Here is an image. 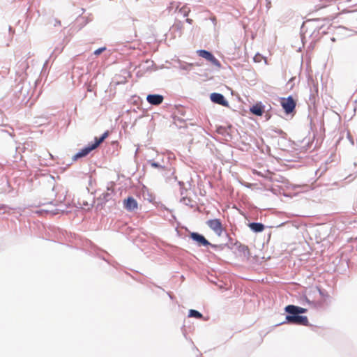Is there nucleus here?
I'll return each instance as SVG.
<instances>
[{"instance_id":"9d476101","label":"nucleus","mask_w":357,"mask_h":357,"mask_svg":"<svg viewBox=\"0 0 357 357\" xmlns=\"http://www.w3.org/2000/svg\"><path fill=\"white\" fill-rule=\"evenodd\" d=\"M266 108V105H264L262 102L259 101L250 107V112L253 115L257 116H261L263 114L265 113Z\"/></svg>"},{"instance_id":"f03ea898","label":"nucleus","mask_w":357,"mask_h":357,"mask_svg":"<svg viewBox=\"0 0 357 357\" xmlns=\"http://www.w3.org/2000/svg\"><path fill=\"white\" fill-rule=\"evenodd\" d=\"M280 102L286 115L294 116L296 114V100L292 96L280 98Z\"/></svg>"},{"instance_id":"412c9836","label":"nucleus","mask_w":357,"mask_h":357,"mask_svg":"<svg viewBox=\"0 0 357 357\" xmlns=\"http://www.w3.org/2000/svg\"><path fill=\"white\" fill-rule=\"evenodd\" d=\"M301 299H302V302H301L302 304H304V301H305L308 305H310L311 307H314V308L321 305L320 303L310 301L306 296H304Z\"/></svg>"},{"instance_id":"4c0bfd02","label":"nucleus","mask_w":357,"mask_h":357,"mask_svg":"<svg viewBox=\"0 0 357 357\" xmlns=\"http://www.w3.org/2000/svg\"><path fill=\"white\" fill-rule=\"evenodd\" d=\"M225 131H226L225 128H224L222 126H220L219 128H218V132L219 134L224 135Z\"/></svg>"},{"instance_id":"4be33fe9","label":"nucleus","mask_w":357,"mask_h":357,"mask_svg":"<svg viewBox=\"0 0 357 357\" xmlns=\"http://www.w3.org/2000/svg\"><path fill=\"white\" fill-rule=\"evenodd\" d=\"M225 234L226 237L228 238V242L225 244H223L224 248L227 247L229 249L232 250L234 248V240L233 238L229 235V234L227 232V231H225Z\"/></svg>"},{"instance_id":"39448f33","label":"nucleus","mask_w":357,"mask_h":357,"mask_svg":"<svg viewBox=\"0 0 357 357\" xmlns=\"http://www.w3.org/2000/svg\"><path fill=\"white\" fill-rule=\"evenodd\" d=\"M197 54L199 56L205 59L217 68H221L220 62L215 57L211 52L206 50H197Z\"/></svg>"},{"instance_id":"0eeeda50","label":"nucleus","mask_w":357,"mask_h":357,"mask_svg":"<svg viewBox=\"0 0 357 357\" xmlns=\"http://www.w3.org/2000/svg\"><path fill=\"white\" fill-rule=\"evenodd\" d=\"M206 224L218 236H221L222 234V232L225 231L224 230V228L220 219L215 218L208 220L206 222Z\"/></svg>"},{"instance_id":"473e14b6","label":"nucleus","mask_w":357,"mask_h":357,"mask_svg":"<svg viewBox=\"0 0 357 357\" xmlns=\"http://www.w3.org/2000/svg\"><path fill=\"white\" fill-rule=\"evenodd\" d=\"M179 13H181V14H182L183 17H187L188 15L189 10H187V8L182 7L180 9Z\"/></svg>"},{"instance_id":"ea45409f","label":"nucleus","mask_w":357,"mask_h":357,"mask_svg":"<svg viewBox=\"0 0 357 357\" xmlns=\"http://www.w3.org/2000/svg\"><path fill=\"white\" fill-rule=\"evenodd\" d=\"M8 206L5 204H0V211L3 210V213H5V209L7 208Z\"/></svg>"},{"instance_id":"2f4dec72","label":"nucleus","mask_w":357,"mask_h":357,"mask_svg":"<svg viewBox=\"0 0 357 357\" xmlns=\"http://www.w3.org/2000/svg\"><path fill=\"white\" fill-rule=\"evenodd\" d=\"M208 246L213 248L215 250H222L224 248L223 244L216 245V244H213L211 243V245H208Z\"/></svg>"},{"instance_id":"c756f323","label":"nucleus","mask_w":357,"mask_h":357,"mask_svg":"<svg viewBox=\"0 0 357 357\" xmlns=\"http://www.w3.org/2000/svg\"><path fill=\"white\" fill-rule=\"evenodd\" d=\"M294 308L299 313L300 315H303V314L306 313L307 312V308H304L300 306H297L294 305Z\"/></svg>"},{"instance_id":"c9c22d12","label":"nucleus","mask_w":357,"mask_h":357,"mask_svg":"<svg viewBox=\"0 0 357 357\" xmlns=\"http://www.w3.org/2000/svg\"><path fill=\"white\" fill-rule=\"evenodd\" d=\"M173 119H174L175 123L177 121L179 122V123H183L184 122V120L183 119H181V117L177 116L176 115L173 116Z\"/></svg>"},{"instance_id":"79ce46f5","label":"nucleus","mask_w":357,"mask_h":357,"mask_svg":"<svg viewBox=\"0 0 357 357\" xmlns=\"http://www.w3.org/2000/svg\"><path fill=\"white\" fill-rule=\"evenodd\" d=\"M349 13L350 15H355L357 17V10H351V11L349 12Z\"/></svg>"},{"instance_id":"e433bc0d","label":"nucleus","mask_w":357,"mask_h":357,"mask_svg":"<svg viewBox=\"0 0 357 357\" xmlns=\"http://www.w3.org/2000/svg\"><path fill=\"white\" fill-rule=\"evenodd\" d=\"M178 184L179 185L181 188V194L183 195L184 191V183L183 181H178Z\"/></svg>"},{"instance_id":"7ed1b4c3","label":"nucleus","mask_w":357,"mask_h":357,"mask_svg":"<svg viewBox=\"0 0 357 357\" xmlns=\"http://www.w3.org/2000/svg\"><path fill=\"white\" fill-rule=\"evenodd\" d=\"M30 89L31 86L26 85L24 91L14 97L13 105L17 106L26 105L31 98L29 96Z\"/></svg>"},{"instance_id":"ddd939ff","label":"nucleus","mask_w":357,"mask_h":357,"mask_svg":"<svg viewBox=\"0 0 357 357\" xmlns=\"http://www.w3.org/2000/svg\"><path fill=\"white\" fill-rule=\"evenodd\" d=\"M234 245L236 247V249L238 250V252L242 254L244 257L246 259L250 258V252L248 245L241 243L237 240L235 241Z\"/></svg>"},{"instance_id":"6e6552de","label":"nucleus","mask_w":357,"mask_h":357,"mask_svg":"<svg viewBox=\"0 0 357 357\" xmlns=\"http://www.w3.org/2000/svg\"><path fill=\"white\" fill-rule=\"evenodd\" d=\"M210 100L212 102L224 106L229 107V104L224 95L220 93L213 92L210 94Z\"/></svg>"},{"instance_id":"a878e982","label":"nucleus","mask_w":357,"mask_h":357,"mask_svg":"<svg viewBox=\"0 0 357 357\" xmlns=\"http://www.w3.org/2000/svg\"><path fill=\"white\" fill-rule=\"evenodd\" d=\"M327 169V167H326V164H325L324 165V167H319L316 172H315V174L316 176H318V177H320L321 176L324 172L326 171Z\"/></svg>"},{"instance_id":"9b49d317","label":"nucleus","mask_w":357,"mask_h":357,"mask_svg":"<svg viewBox=\"0 0 357 357\" xmlns=\"http://www.w3.org/2000/svg\"><path fill=\"white\" fill-rule=\"evenodd\" d=\"M123 207L128 211L133 212L138 208V203L133 197L129 196L123 200Z\"/></svg>"},{"instance_id":"f3484780","label":"nucleus","mask_w":357,"mask_h":357,"mask_svg":"<svg viewBox=\"0 0 357 357\" xmlns=\"http://www.w3.org/2000/svg\"><path fill=\"white\" fill-rule=\"evenodd\" d=\"M109 132L108 130L105 131L99 137H96L94 141L91 142L95 149L98 147L100 144L105 141V139L109 136Z\"/></svg>"},{"instance_id":"72a5a7b5","label":"nucleus","mask_w":357,"mask_h":357,"mask_svg":"<svg viewBox=\"0 0 357 357\" xmlns=\"http://www.w3.org/2000/svg\"><path fill=\"white\" fill-rule=\"evenodd\" d=\"M273 131L277 133L279 135H281L282 137H284L286 135V133L281 129L275 128L273 130Z\"/></svg>"},{"instance_id":"c85d7f7f","label":"nucleus","mask_w":357,"mask_h":357,"mask_svg":"<svg viewBox=\"0 0 357 357\" xmlns=\"http://www.w3.org/2000/svg\"><path fill=\"white\" fill-rule=\"evenodd\" d=\"M317 289H318V291L319 293V295L323 297V298H328L329 296L328 295V293L327 292L326 290L322 289V288H320V287H317Z\"/></svg>"},{"instance_id":"de8ad7c7","label":"nucleus","mask_w":357,"mask_h":357,"mask_svg":"<svg viewBox=\"0 0 357 357\" xmlns=\"http://www.w3.org/2000/svg\"><path fill=\"white\" fill-rule=\"evenodd\" d=\"M8 31L10 33H14V29L12 28V26H9L8 27Z\"/></svg>"},{"instance_id":"a211bd4d","label":"nucleus","mask_w":357,"mask_h":357,"mask_svg":"<svg viewBox=\"0 0 357 357\" xmlns=\"http://www.w3.org/2000/svg\"><path fill=\"white\" fill-rule=\"evenodd\" d=\"M178 68L181 70H185V71H190L192 70V67L195 65L193 63H186L179 61H178Z\"/></svg>"},{"instance_id":"6ab92c4d","label":"nucleus","mask_w":357,"mask_h":357,"mask_svg":"<svg viewBox=\"0 0 357 357\" xmlns=\"http://www.w3.org/2000/svg\"><path fill=\"white\" fill-rule=\"evenodd\" d=\"M188 317L199 319H204L203 314L200 312L194 309L189 310Z\"/></svg>"},{"instance_id":"5701e85b","label":"nucleus","mask_w":357,"mask_h":357,"mask_svg":"<svg viewBox=\"0 0 357 357\" xmlns=\"http://www.w3.org/2000/svg\"><path fill=\"white\" fill-rule=\"evenodd\" d=\"M148 164L151 165V167L153 168L160 169L162 171V169H165V166L161 165L158 162H155L153 160H149Z\"/></svg>"},{"instance_id":"f704fd0d","label":"nucleus","mask_w":357,"mask_h":357,"mask_svg":"<svg viewBox=\"0 0 357 357\" xmlns=\"http://www.w3.org/2000/svg\"><path fill=\"white\" fill-rule=\"evenodd\" d=\"M271 109V107L269 105V109H266L265 118L266 120H269L271 119V114H270V110Z\"/></svg>"},{"instance_id":"f8f14e48","label":"nucleus","mask_w":357,"mask_h":357,"mask_svg":"<svg viewBox=\"0 0 357 357\" xmlns=\"http://www.w3.org/2000/svg\"><path fill=\"white\" fill-rule=\"evenodd\" d=\"M146 100L151 105L158 106L163 102L164 96L158 93H149Z\"/></svg>"},{"instance_id":"bb28decb","label":"nucleus","mask_w":357,"mask_h":357,"mask_svg":"<svg viewBox=\"0 0 357 357\" xmlns=\"http://www.w3.org/2000/svg\"><path fill=\"white\" fill-rule=\"evenodd\" d=\"M180 202L186 205V206H190V207H192L193 206L191 204V202H192V199L190 198H188L187 197H183L181 199H180Z\"/></svg>"},{"instance_id":"864d4df0","label":"nucleus","mask_w":357,"mask_h":357,"mask_svg":"<svg viewBox=\"0 0 357 357\" xmlns=\"http://www.w3.org/2000/svg\"><path fill=\"white\" fill-rule=\"evenodd\" d=\"M137 151H138V149H136L135 154H137Z\"/></svg>"},{"instance_id":"37998d69","label":"nucleus","mask_w":357,"mask_h":357,"mask_svg":"<svg viewBox=\"0 0 357 357\" xmlns=\"http://www.w3.org/2000/svg\"><path fill=\"white\" fill-rule=\"evenodd\" d=\"M151 284H152L153 286H155V287H157V288H158V289H160L162 290L163 291H165V289H162L161 287H160V286L157 285L156 284H155V283H153V282H151Z\"/></svg>"},{"instance_id":"49530a36","label":"nucleus","mask_w":357,"mask_h":357,"mask_svg":"<svg viewBox=\"0 0 357 357\" xmlns=\"http://www.w3.org/2000/svg\"><path fill=\"white\" fill-rule=\"evenodd\" d=\"M161 208H163L165 211H170L169 208H167L165 205L161 204Z\"/></svg>"},{"instance_id":"1a4fd4ad","label":"nucleus","mask_w":357,"mask_h":357,"mask_svg":"<svg viewBox=\"0 0 357 357\" xmlns=\"http://www.w3.org/2000/svg\"><path fill=\"white\" fill-rule=\"evenodd\" d=\"M96 149L91 143H89L86 146L80 149L77 153H76L72 158L73 161H76L79 158L86 157L93 150Z\"/></svg>"},{"instance_id":"3c124183","label":"nucleus","mask_w":357,"mask_h":357,"mask_svg":"<svg viewBox=\"0 0 357 357\" xmlns=\"http://www.w3.org/2000/svg\"><path fill=\"white\" fill-rule=\"evenodd\" d=\"M266 1L267 7H270L271 6V1L269 0H266Z\"/></svg>"},{"instance_id":"603ef678","label":"nucleus","mask_w":357,"mask_h":357,"mask_svg":"<svg viewBox=\"0 0 357 357\" xmlns=\"http://www.w3.org/2000/svg\"><path fill=\"white\" fill-rule=\"evenodd\" d=\"M47 61H45V64H44V67L46 66V64L47 63Z\"/></svg>"},{"instance_id":"5fc2aeb1","label":"nucleus","mask_w":357,"mask_h":357,"mask_svg":"<svg viewBox=\"0 0 357 357\" xmlns=\"http://www.w3.org/2000/svg\"><path fill=\"white\" fill-rule=\"evenodd\" d=\"M326 6L325 5H323L322 6L319 7V8H322V7H325Z\"/></svg>"},{"instance_id":"8fccbe9b","label":"nucleus","mask_w":357,"mask_h":357,"mask_svg":"<svg viewBox=\"0 0 357 357\" xmlns=\"http://www.w3.org/2000/svg\"><path fill=\"white\" fill-rule=\"evenodd\" d=\"M153 62L152 61H149V60L146 61V64H151V65H153Z\"/></svg>"},{"instance_id":"09e8293b","label":"nucleus","mask_w":357,"mask_h":357,"mask_svg":"<svg viewBox=\"0 0 357 357\" xmlns=\"http://www.w3.org/2000/svg\"><path fill=\"white\" fill-rule=\"evenodd\" d=\"M57 24H61V22H60V20H55V24H54V26H56Z\"/></svg>"},{"instance_id":"a18cd8bd","label":"nucleus","mask_w":357,"mask_h":357,"mask_svg":"<svg viewBox=\"0 0 357 357\" xmlns=\"http://www.w3.org/2000/svg\"><path fill=\"white\" fill-rule=\"evenodd\" d=\"M305 25H306V24H305V23H303V25L301 26V32H303V31H304V29H305Z\"/></svg>"},{"instance_id":"a19ab883","label":"nucleus","mask_w":357,"mask_h":357,"mask_svg":"<svg viewBox=\"0 0 357 357\" xmlns=\"http://www.w3.org/2000/svg\"><path fill=\"white\" fill-rule=\"evenodd\" d=\"M171 300L174 299V296L171 292H166Z\"/></svg>"},{"instance_id":"393cba45","label":"nucleus","mask_w":357,"mask_h":357,"mask_svg":"<svg viewBox=\"0 0 357 357\" xmlns=\"http://www.w3.org/2000/svg\"><path fill=\"white\" fill-rule=\"evenodd\" d=\"M327 169V167H326V164H325L324 165V167H319L316 172H315V174L316 176H318V177H320L321 176L324 172L326 171Z\"/></svg>"},{"instance_id":"20e7f679","label":"nucleus","mask_w":357,"mask_h":357,"mask_svg":"<svg viewBox=\"0 0 357 357\" xmlns=\"http://www.w3.org/2000/svg\"><path fill=\"white\" fill-rule=\"evenodd\" d=\"M113 193L112 192H104L98 198V204L96 205L97 209H102L105 205L109 203V206L112 205H115L116 202L113 199Z\"/></svg>"},{"instance_id":"4468645a","label":"nucleus","mask_w":357,"mask_h":357,"mask_svg":"<svg viewBox=\"0 0 357 357\" xmlns=\"http://www.w3.org/2000/svg\"><path fill=\"white\" fill-rule=\"evenodd\" d=\"M163 176L165 178L166 182L172 183V181L176 182L177 181V177L174 175V171H173L171 168L167 169L165 167V169H162Z\"/></svg>"},{"instance_id":"c03bdc74","label":"nucleus","mask_w":357,"mask_h":357,"mask_svg":"<svg viewBox=\"0 0 357 357\" xmlns=\"http://www.w3.org/2000/svg\"><path fill=\"white\" fill-rule=\"evenodd\" d=\"M185 22L190 24H191L192 23V19H190V18H186L185 20Z\"/></svg>"},{"instance_id":"f257e3e1","label":"nucleus","mask_w":357,"mask_h":357,"mask_svg":"<svg viewBox=\"0 0 357 357\" xmlns=\"http://www.w3.org/2000/svg\"><path fill=\"white\" fill-rule=\"evenodd\" d=\"M284 310L286 314L285 320L282 323L277 324L278 326L284 324L305 326H310L307 317L305 315H300L294 308V305L291 304L285 306Z\"/></svg>"},{"instance_id":"b1692460","label":"nucleus","mask_w":357,"mask_h":357,"mask_svg":"<svg viewBox=\"0 0 357 357\" xmlns=\"http://www.w3.org/2000/svg\"><path fill=\"white\" fill-rule=\"evenodd\" d=\"M61 212L62 213H66V211L64 209H55L54 211H45V210H40V211H36V213L40 215L42 214L43 212H45V213H51L52 215H56L58 214L59 212Z\"/></svg>"},{"instance_id":"58836bf2","label":"nucleus","mask_w":357,"mask_h":357,"mask_svg":"<svg viewBox=\"0 0 357 357\" xmlns=\"http://www.w3.org/2000/svg\"><path fill=\"white\" fill-rule=\"evenodd\" d=\"M63 49V47H61V48L56 47L54 50V53L60 54L62 52Z\"/></svg>"},{"instance_id":"2eb2a0df","label":"nucleus","mask_w":357,"mask_h":357,"mask_svg":"<svg viewBox=\"0 0 357 357\" xmlns=\"http://www.w3.org/2000/svg\"><path fill=\"white\" fill-rule=\"evenodd\" d=\"M248 227L254 233L262 232L265 229V225L263 223L258 222H249Z\"/></svg>"},{"instance_id":"423d86ee","label":"nucleus","mask_w":357,"mask_h":357,"mask_svg":"<svg viewBox=\"0 0 357 357\" xmlns=\"http://www.w3.org/2000/svg\"><path fill=\"white\" fill-rule=\"evenodd\" d=\"M190 238L196 243L198 247H208V245H211L205 236L199 232L190 231Z\"/></svg>"},{"instance_id":"7c9ffc66","label":"nucleus","mask_w":357,"mask_h":357,"mask_svg":"<svg viewBox=\"0 0 357 357\" xmlns=\"http://www.w3.org/2000/svg\"><path fill=\"white\" fill-rule=\"evenodd\" d=\"M106 50H107V47L105 46L100 47L93 52V54L96 56H98L100 54H102L103 52H105Z\"/></svg>"},{"instance_id":"aec40b11","label":"nucleus","mask_w":357,"mask_h":357,"mask_svg":"<svg viewBox=\"0 0 357 357\" xmlns=\"http://www.w3.org/2000/svg\"><path fill=\"white\" fill-rule=\"evenodd\" d=\"M183 27V24L181 21H176L172 26V29L174 31H176L178 32L179 36L182 34V29Z\"/></svg>"},{"instance_id":"cd10ccee","label":"nucleus","mask_w":357,"mask_h":357,"mask_svg":"<svg viewBox=\"0 0 357 357\" xmlns=\"http://www.w3.org/2000/svg\"><path fill=\"white\" fill-rule=\"evenodd\" d=\"M176 109L178 114H180L181 116H185L186 111L182 105L176 106Z\"/></svg>"},{"instance_id":"dca6fc26","label":"nucleus","mask_w":357,"mask_h":357,"mask_svg":"<svg viewBox=\"0 0 357 357\" xmlns=\"http://www.w3.org/2000/svg\"><path fill=\"white\" fill-rule=\"evenodd\" d=\"M26 85H30L26 81L21 79L18 83L15 85L14 88V97L17 96L19 93H22L24 91V89Z\"/></svg>"}]
</instances>
